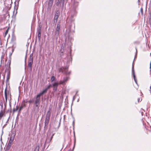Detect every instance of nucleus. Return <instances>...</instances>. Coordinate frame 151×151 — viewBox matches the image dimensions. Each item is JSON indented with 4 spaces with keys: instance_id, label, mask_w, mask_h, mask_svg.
Instances as JSON below:
<instances>
[{
    "instance_id": "nucleus-1",
    "label": "nucleus",
    "mask_w": 151,
    "mask_h": 151,
    "mask_svg": "<svg viewBox=\"0 0 151 151\" xmlns=\"http://www.w3.org/2000/svg\"><path fill=\"white\" fill-rule=\"evenodd\" d=\"M41 96L39 94H37L35 98V104L36 106L37 107L38 109L39 108V105L40 104V96Z\"/></svg>"
},
{
    "instance_id": "nucleus-2",
    "label": "nucleus",
    "mask_w": 151,
    "mask_h": 151,
    "mask_svg": "<svg viewBox=\"0 0 151 151\" xmlns=\"http://www.w3.org/2000/svg\"><path fill=\"white\" fill-rule=\"evenodd\" d=\"M60 28V22H58L56 28V30L55 31V35L56 36H58L59 34V31Z\"/></svg>"
},
{
    "instance_id": "nucleus-3",
    "label": "nucleus",
    "mask_w": 151,
    "mask_h": 151,
    "mask_svg": "<svg viewBox=\"0 0 151 151\" xmlns=\"http://www.w3.org/2000/svg\"><path fill=\"white\" fill-rule=\"evenodd\" d=\"M4 95L6 101V102H7V96L8 97V99L10 101L11 100V97L10 93H9V91L8 92H7L6 88L5 89V90Z\"/></svg>"
},
{
    "instance_id": "nucleus-4",
    "label": "nucleus",
    "mask_w": 151,
    "mask_h": 151,
    "mask_svg": "<svg viewBox=\"0 0 151 151\" xmlns=\"http://www.w3.org/2000/svg\"><path fill=\"white\" fill-rule=\"evenodd\" d=\"M68 79V77H64L63 78V80H61L60 81L59 84H61L63 85L65 84L66 82Z\"/></svg>"
},
{
    "instance_id": "nucleus-5",
    "label": "nucleus",
    "mask_w": 151,
    "mask_h": 151,
    "mask_svg": "<svg viewBox=\"0 0 151 151\" xmlns=\"http://www.w3.org/2000/svg\"><path fill=\"white\" fill-rule=\"evenodd\" d=\"M51 85L50 84L46 88H45L44 90L41 92L39 94L40 95L42 96L43 94L44 93H46L47 90L50 88V87Z\"/></svg>"
},
{
    "instance_id": "nucleus-6",
    "label": "nucleus",
    "mask_w": 151,
    "mask_h": 151,
    "mask_svg": "<svg viewBox=\"0 0 151 151\" xmlns=\"http://www.w3.org/2000/svg\"><path fill=\"white\" fill-rule=\"evenodd\" d=\"M58 84V83L56 82L54 83L53 84L52 87L53 88V90L54 91H56L57 89Z\"/></svg>"
},
{
    "instance_id": "nucleus-7",
    "label": "nucleus",
    "mask_w": 151,
    "mask_h": 151,
    "mask_svg": "<svg viewBox=\"0 0 151 151\" xmlns=\"http://www.w3.org/2000/svg\"><path fill=\"white\" fill-rule=\"evenodd\" d=\"M33 53H31L29 57V58L28 62L33 63Z\"/></svg>"
},
{
    "instance_id": "nucleus-8",
    "label": "nucleus",
    "mask_w": 151,
    "mask_h": 151,
    "mask_svg": "<svg viewBox=\"0 0 151 151\" xmlns=\"http://www.w3.org/2000/svg\"><path fill=\"white\" fill-rule=\"evenodd\" d=\"M60 14L59 12H57L56 13L55 16L54 17V22H56L57 21L58 19V17L59 16Z\"/></svg>"
},
{
    "instance_id": "nucleus-9",
    "label": "nucleus",
    "mask_w": 151,
    "mask_h": 151,
    "mask_svg": "<svg viewBox=\"0 0 151 151\" xmlns=\"http://www.w3.org/2000/svg\"><path fill=\"white\" fill-rule=\"evenodd\" d=\"M49 119H45L44 127V128L45 129H46L47 128V127L49 122Z\"/></svg>"
},
{
    "instance_id": "nucleus-10",
    "label": "nucleus",
    "mask_w": 151,
    "mask_h": 151,
    "mask_svg": "<svg viewBox=\"0 0 151 151\" xmlns=\"http://www.w3.org/2000/svg\"><path fill=\"white\" fill-rule=\"evenodd\" d=\"M51 113L50 110L48 111L47 113L45 119H50Z\"/></svg>"
},
{
    "instance_id": "nucleus-11",
    "label": "nucleus",
    "mask_w": 151,
    "mask_h": 151,
    "mask_svg": "<svg viewBox=\"0 0 151 151\" xmlns=\"http://www.w3.org/2000/svg\"><path fill=\"white\" fill-rule=\"evenodd\" d=\"M133 64V65H132V73H133V76L134 80L135 81L136 83L137 81H136V79L135 78V76L134 74V66Z\"/></svg>"
},
{
    "instance_id": "nucleus-12",
    "label": "nucleus",
    "mask_w": 151,
    "mask_h": 151,
    "mask_svg": "<svg viewBox=\"0 0 151 151\" xmlns=\"http://www.w3.org/2000/svg\"><path fill=\"white\" fill-rule=\"evenodd\" d=\"M68 67H65L63 68V71L65 73L66 75H69L70 74V72H68Z\"/></svg>"
},
{
    "instance_id": "nucleus-13",
    "label": "nucleus",
    "mask_w": 151,
    "mask_h": 151,
    "mask_svg": "<svg viewBox=\"0 0 151 151\" xmlns=\"http://www.w3.org/2000/svg\"><path fill=\"white\" fill-rule=\"evenodd\" d=\"M10 72L8 71L6 77V83L8 82L10 77Z\"/></svg>"
},
{
    "instance_id": "nucleus-14",
    "label": "nucleus",
    "mask_w": 151,
    "mask_h": 151,
    "mask_svg": "<svg viewBox=\"0 0 151 151\" xmlns=\"http://www.w3.org/2000/svg\"><path fill=\"white\" fill-rule=\"evenodd\" d=\"M53 0H49V1L48 4V7L51 8L52 5Z\"/></svg>"
},
{
    "instance_id": "nucleus-15",
    "label": "nucleus",
    "mask_w": 151,
    "mask_h": 151,
    "mask_svg": "<svg viewBox=\"0 0 151 151\" xmlns=\"http://www.w3.org/2000/svg\"><path fill=\"white\" fill-rule=\"evenodd\" d=\"M4 112L3 110H1L0 113V120L4 114Z\"/></svg>"
},
{
    "instance_id": "nucleus-16",
    "label": "nucleus",
    "mask_w": 151,
    "mask_h": 151,
    "mask_svg": "<svg viewBox=\"0 0 151 151\" xmlns=\"http://www.w3.org/2000/svg\"><path fill=\"white\" fill-rule=\"evenodd\" d=\"M33 63L28 62V67L31 70Z\"/></svg>"
},
{
    "instance_id": "nucleus-17",
    "label": "nucleus",
    "mask_w": 151,
    "mask_h": 151,
    "mask_svg": "<svg viewBox=\"0 0 151 151\" xmlns=\"http://www.w3.org/2000/svg\"><path fill=\"white\" fill-rule=\"evenodd\" d=\"M58 1L60 3V5L63 6L64 2V0H58Z\"/></svg>"
},
{
    "instance_id": "nucleus-18",
    "label": "nucleus",
    "mask_w": 151,
    "mask_h": 151,
    "mask_svg": "<svg viewBox=\"0 0 151 151\" xmlns=\"http://www.w3.org/2000/svg\"><path fill=\"white\" fill-rule=\"evenodd\" d=\"M11 145L9 143H8V145L6 147V150H8L10 147Z\"/></svg>"
},
{
    "instance_id": "nucleus-19",
    "label": "nucleus",
    "mask_w": 151,
    "mask_h": 151,
    "mask_svg": "<svg viewBox=\"0 0 151 151\" xmlns=\"http://www.w3.org/2000/svg\"><path fill=\"white\" fill-rule=\"evenodd\" d=\"M55 77L54 76H52L51 77V82H53L54 81L55 79Z\"/></svg>"
},
{
    "instance_id": "nucleus-20",
    "label": "nucleus",
    "mask_w": 151,
    "mask_h": 151,
    "mask_svg": "<svg viewBox=\"0 0 151 151\" xmlns=\"http://www.w3.org/2000/svg\"><path fill=\"white\" fill-rule=\"evenodd\" d=\"M62 47H61V50H60V55L62 56L63 55V51L62 50Z\"/></svg>"
},
{
    "instance_id": "nucleus-21",
    "label": "nucleus",
    "mask_w": 151,
    "mask_h": 151,
    "mask_svg": "<svg viewBox=\"0 0 151 151\" xmlns=\"http://www.w3.org/2000/svg\"><path fill=\"white\" fill-rule=\"evenodd\" d=\"M38 34H41V29L40 27L39 29H38Z\"/></svg>"
},
{
    "instance_id": "nucleus-22",
    "label": "nucleus",
    "mask_w": 151,
    "mask_h": 151,
    "mask_svg": "<svg viewBox=\"0 0 151 151\" xmlns=\"http://www.w3.org/2000/svg\"><path fill=\"white\" fill-rule=\"evenodd\" d=\"M8 31H9V29L8 28L6 30V31H5V36L6 35L8 34Z\"/></svg>"
},
{
    "instance_id": "nucleus-23",
    "label": "nucleus",
    "mask_w": 151,
    "mask_h": 151,
    "mask_svg": "<svg viewBox=\"0 0 151 151\" xmlns=\"http://www.w3.org/2000/svg\"><path fill=\"white\" fill-rule=\"evenodd\" d=\"M60 5V3L58 1L56 3V5L57 6H58L59 5Z\"/></svg>"
},
{
    "instance_id": "nucleus-24",
    "label": "nucleus",
    "mask_w": 151,
    "mask_h": 151,
    "mask_svg": "<svg viewBox=\"0 0 151 151\" xmlns=\"http://www.w3.org/2000/svg\"><path fill=\"white\" fill-rule=\"evenodd\" d=\"M41 36V34H38V39L39 40H40V39Z\"/></svg>"
},
{
    "instance_id": "nucleus-25",
    "label": "nucleus",
    "mask_w": 151,
    "mask_h": 151,
    "mask_svg": "<svg viewBox=\"0 0 151 151\" xmlns=\"http://www.w3.org/2000/svg\"><path fill=\"white\" fill-rule=\"evenodd\" d=\"M140 11H141L142 14H143V8L142 7L140 9Z\"/></svg>"
},
{
    "instance_id": "nucleus-26",
    "label": "nucleus",
    "mask_w": 151,
    "mask_h": 151,
    "mask_svg": "<svg viewBox=\"0 0 151 151\" xmlns=\"http://www.w3.org/2000/svg\"><path fill=\"white\" fill-rule=\"evenodd\" d=\"M12 140H10L9 141L8 143H9L10 144V145H11V144H12Z\"/></svg>"
},
{
    "instance_id": "nucleus-27",
    "label": "nucleus",
    "mask_w": 151,
    "mask_h": 151,
    "mask_svg": "<svg viewBox=\"0 0 151 151\" xmlns=\"http://www.w3.org/2000/svg\"><path fill=\"white\" fill-rule=\"evenodd\" d=\"M59 72H63V70H62V68H60V69H59Z\"/></svg>"
},
{
    "instance_id": "nucleus-28",
    "label": "nucleus",
    "mask_w": 151,
    "mask_h": 151,
    "mask_svg": "<svg viewBox=\"0 0 151 151\" xmlns=\"http://www.w3.org/2000/svg\"><path fill=\"white\" fill-rule=\"evenodd\" d=\"M23 107L22 106H21V107L19 108V111H20L22 109Z\"/></svg>"
},
{
    "instance_id": "nucleus-29",
    "label": "nucleus",
    "mask_w": 151,
    "mask_h": 151,
    "mask_svg": "<svg viewBox=\"0 0 151 151\" xmlns=\"http://www.w3.org/2000/svg\"><path fill=\"white\" fill-rule=\"evenodd\" d=\"M54 134H52V136L51 137L50 139V141H51L52 139L53 138V136H54Z\"/></svg>"
},
{
    "instance_id": "nucleus-30",
    "label": "nucleus",
    "mask_w": 151,
    "mask_h": 151,
    "mask_svg": "<svg viewBox=\"0 0 151 151\" xmlns=\"http://www.w3.org/2000/svg\"><path fill=\"white\" fill-rule=\"evenodd\" d=\"M29 102L30 103H32V101H31V100H29Z\"/></svg>"
},
{
    "instance_id": "nucleus-31",
    "label": "nucleus",
    "mask_w": 151,
    "mask_h": 151,
    "mask_svg": "<svg viewBox=\"0 0 151 151\" xmlns=\"http://www.w3.org/2000/svg\"><path fill=\"white\" fill-rule=\"evenodd\" d=\"M150 14V15H151V11L149 13Z\"/></svg>"
},
{
    "instance_id": "nucleus-32",
    "label": "nucleus",
    "mask_w": 151,
    "mask_h": 151,
    "mask_svg": "<svg viewBox=\"0 0 151 151\" xmlns=\"http://www.w3.org/2000/svg\"><path fill=\"white\" fill-rule=\"evenodd\" d=\"M138 101L139 102V99H138Z\"/></svg>"
},
{
    "instance_id": "nucleus-33",
    "label": "nucleus",
    "mask_w": 151,
    "mask_h": 151,
    "mask_svg": "<svg viewBox=\"0 0 151 151\" xmlns=\"http://www.w3.org/2000/svg\"><path fill=\"white\" fill-rule=\"evenodd\" d=\"M18 108H17V109H16V110H15V111H17V110H18Z\"/></svg>"
},
{
    "instance_id": "nucleus-34",
    "label": "nucleus",
    "mask_w": 151,
    "mask_h": 151,
    "mask_svg": "<svg viewBox=\"0 0 151 151\" xmlns=\"http://www.w3.org/2000/svg\"><path fill=\"white\" fill-rule=\"evenodd\" d=\"M150 25H151V24Z\"/></svg>"
}]
</instances>
